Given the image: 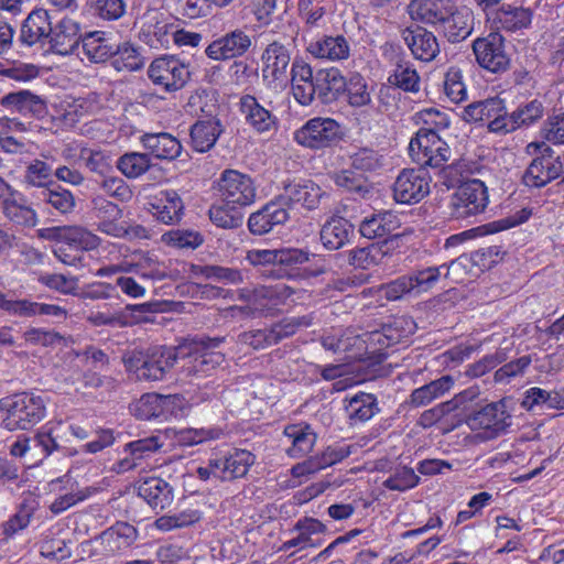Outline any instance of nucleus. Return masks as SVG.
I'll return each mask as SVG.
<instances>
[{
	"instance_id": "473e14b6",
	"label": "nucleus",
	"mask_w": 564,
	"mask_h": 564,
	"mask_svg": "<svg viewBox=\"0 0 564 564\" xmlns=\"http://www.w3.org/2000/svg\"><path fill=\"white\" fill-rule=\"evenodd\" d=\"M316 95L322 104H332L345 94L346 78L336 67L322 68L315 74Z\"/></svg>"
},
{
	"instance_id": "864d4df0",
	"label": "nucleus",
	"mask_w": 564,
	"mask_h": 564,
	"mask_svg": "<svg viewBox=\"0 0 564 564\" xmlns=\"http://www.w3.org/2000/svg\"><path fill=\"white\" fill-rule=\"evenodd\" d=\"M388 82L404 91L417 93L420 90V76L409 61H398Z\"/></svg>"
},
{
	"instance_id": "4468645a",
	"label": "nucleus",
	"mask_w": 564,
	"mask_h": 564,
	"mask_svg": "<svg viewBox=\"0 0 564 564\" xmlns=\"http://www.w3.org/2000/svg\"><path fill=\"white\" fill-rule=\"evenodd\" d=\"M432 177L426 169H403L393 183V198L399 204H416L431 191Z\"/></svg>"
},
{
	"instance_id": "6e6552de",
	"label": "nucleus",
	"mask_w": 564,
	"mask_h": 564,
	"mask_svg": "<svg viewBox=\"0 0 564 564\" xmlns=\"http://www.w3.org/2000/svg\"><path fill=\"white\" fill-rule=\"evenodd\" d=\"M506 101L496 96L468 104L459 117L467 123L486 126L490 133L506 135Z\"/></svg>"
},
{
	"instance_id": "79ce46f5",
	"label": "nucleus",
	"mask_w": 564,
	"mask_h": 564,
	"mask_svg": "<svg viewBox=\"0 0 564 564\" xmlns=\"http://www.w3.org/2000/svg\"><path fill=\"white\" fill-rule=\"evenodd\" d=\"M137 538V529L127 522H117L100 535L105 551L112 554L129 549Z\"/></svg>"
},
{
	"instance_id": "338daca9",
	"label": "nucleus",
	"mask_w": 564,
	"mask_h": 564,
	"mask_svg": "<svg viewBox=\"0 0 564 564\" xmlns=\"http://www.w3.org/2000/svg\"><path fill=\"white\" fill-rule=\"evenodd\" d=\"M347 257L350 265L356 269L367 270L378 264L383 253L379 246L370 245L347 251Z\"/></svg>"
},
{
	"instance_id": "774afa93",
	"label": "nucleus",
	"mask_w": 564,
	"mask_h": 564,
	"mask_svg": "<svg viewBox=\"0 0 564 564\" xmlns=\"http://www.w3.org/2000/svg\"><path fill=\"white\" fill-rule=\"evenodd\" d=\"M346 83L347 88L345 89V94L351 107H365L371 102L368 85L360 74H354L349 79H346Z\"/></svg>"
},
{
	"instance_id": "4d7b16f0",
	"label": "nucleus",
	"mask_w": 564,
	"mask_h": 564,
	"mask_svg": "<svg viewBox=\"0 0 564 564\" xmlns=\"http://www.w3.org/2000/svg\"><path fill=\"white\" fill-rule=\"evenodd\" d=\"M224 459L228 480L246 476L254 463L253 454L246 449H235L227 456H224Z\"/></svg>"
},
{
	"instance_id": "69168bd1",
	"label": "nucleus",
	"mask_w": 564,
	"mask_h": 564,
	"mask_svg": "<svg viewBox=\"0 0 564 564\" xmlns=\"http://www.w3.org/2000/svg\"><path fill=\"white\" fill-rule=\"evenodd\" d=\"M95 491L96 489L91 487H72L68 492L56 497L50 505L48 509L55 516L61 514L77 503L87 500Z\"/></svg>"
},
{
	"instance_id": "20e7f679",
	"label": "nucleus",
	"mask_w": 564,
	"mask_h": 564,
	"mask_svg": "<svg viewBox=\"0 0 564 564\" xmlns=\"http://www.w3.org/2000/svg\"><path fill=\"white\" fill-rule=\"evenodd\" d=\"M403 324H408V322L399 318L392 324L383 325L381 329L360 334L355 330V341L352 343L356 346L355 356H366L380 362L388 357V349L409 337L411 330L405 332Z\"/></svg>"
},
{
	"instance_id": "dca6fc26",
	"label": "nucleus",
	"mask_w": 564,
	"mask_h": 564,
	"mask_svg": "<svg viewBox=\"0 0 564 564\" xmlns=\"http://www.w3.org/2000/svg\"><path fill=\"white\" fill-rule=\"evenodd\" d=\"M262 79L267 87H282L288 82V68L291 63L290 48L279 41L268 44L261 54Z\"/></svg>"
},
{
	"instance_id": "a878e982",
	"label": "nucleus",
	"mask_w": 564,
	"mask_h": 564,
	"mask_svg": "<svg viewBox=\"0 0 564 564\" xmlns=\"http://www.w3.org/2000/svg\"><path fill=\"white\" fill-rule=\"evenodd\" d=\"M51 50L58 55H70L78 47L82 39L80 25L76 21L64 18L52 28L48 36Z\"/></svg>"
},
{
	"instance_id": "49530a36",
	"label": "nucleus",
	"mask_w": 564,
	"mask_h": 564,
	"mask_svg": "<svg viewBox=\"0 0 564 564\" xmlns=\"http://www.w3.org/2000/svg\"><path fill=\"white\" fill-rule=\"evenodd\" d=\"M492 20L498 28L514 32L531 24L532 12L522 7L503 4L495 12Z\"/></svg>"
},
{
	"instance_id": "cd10ccee",
	"label": "nucleus",
	"mask_w": 564,
	"mask_h": 564,
	"mask_svg": "<svg viewBox=\"0 0 564 564\" xmlns=\"http://www.w3.org/2000/svg\"><path fill=\"white\" fill-rule=\"evenodd\" d=\"M138 496L142 498L153 510L162 511L174 501L173 487L162 478L149 477L140 481Z\"/></svg>"
},
{
	"instance_id": "9b49d317",
	"label": "nucleus",
	"mask_w": 564,
	"mask_h": 564,
	"mask_svg": "<svg viewBox=\"0 0 564 564\" xmlns=\"http://www.w3.org/2000/svg\"><path fill=\"white\" fill-rule=\"evenodd\" d=\"M216 189L221 202L241 209L252 205L257 197V187L251 176L232 169L220 173Z\"/></svg>"
},
{
	"instance_id": "4be33fe9",
	"label": "nucleus",
	"mask_w": 564,
	"mask_h": 564,
	"mask_svg": "<svg viewBox=\"0 0 564 564\" xmlns=\"http://www.w3.org/2000/svg\"><path fill=\"white\" fill-rule=\"evenodd\" d=\"M291 85L294 99L302 106H310L316 95L315 74L312 66L302 57L291 64Z\"/></svg>"
},
{
	"instance_id": "412c9836",
	"label": "nucleus",
	"mask_w": 564,
	"mask_h": 564,
	"mask_svg": "<svg viewBox=\"0 0 564 564\" xmlns=\"http://www.w3.org/2000/svg\"><path fill=\"white\" fill-rule=\"evenodd\" d=\"M251 46L250 36L236 29L214 40L205 50L206 55L214 61H227L242 56Z\"/></svg>"
},
{
	"instance_id": "052dcab7",
	"label": "nucleus",
	"mask_w": 564,
	"mask_h": 564,
	"mask_svg": "<svg viewBox=\"0 0 564 564\" xmlns=\"http://www.w3.org/2000/svg\"><path fill=\"white\" fill-rule=\"evenodd\" d=\"M333 181L338 187L362 198L370 193V185L367 180L351 170L335 173Z\"/></svg>"
},
{
	"instance_id": "1a4fd4ad",
	"label": "nucleus",
	"mask_w": 564,
	"mask_h": 564,
	"mask_svg": "<svg viewBox=\"0 0 564 564\" xmlns=\"http://www.w3.org/2000/svg\"><path fill=\"white\" fill-rule=\"evenodd\" d=\"M139 39L152 48H167L172 42L176 20L158 8H148L135 21Z\"/></svg>"
},
{
	"instance_id": "423d86ee",
	"label": "nucleus",
	"mask_w": 564,
	"mask_h": 564,
	"mask_svg": "<svg viewBox=\"0 0 564 564\" xmlns=\"http://www.w3.org/2000/svg\"><path fill=\"white\" fill-rule=\"evenodd\" d=\"M489 204L488 189L478 178L463 182L452 194L448 215L452 219L464 220L482 214Z\"/></svg>"
},
{
	"instance_id": "393cba45",
	"label": "nucleus",
	"mask_w": 564,
	"mask_h": 564,
	"mask_svg": "<svg viewBox=\"0 0 564 564\" xmlns=\"http://www.w3.org/2000/svg\"><path fill=\"white\" fill-rule=\"evenodd\" d=\"M52 33V21L48 11L42 8L32 10L23 21L19 42L24 46H33L47 40Z\"/></svg>"
},
{
	"instance_id": "0e129e2a",
	"label": "nucleus",
	"mask_w": 564,
	"mask_h": 564,
	"mask_svg": "<svg viewBox=\"0 0 564 564\" xmlns=\"http://www.w3.org/2000/svg\"><path fill=\"white\" fill-rule=\"evenodd\" d=\"M134 415L141 420L164 421L162 394L145 393L135 403Z\"/></svg>"
},
{
	"instance_id": "a211bd4d",
	"label": "nucleus",
	"mask_w": 564,
	"mask_h": 564,
	"mask_svg": "<svg viewBox=\"0 0 564 564\" xmlns=\"http://www.w3.org/2000/svg\"><path fill=\"white\" fill-rule=\"evenodd\" d=\"M0 105L11 112L32 119H42L48 111L45 98L28 89L6 94L1 97Z\"/></svg>"
},
{
	"instance_id": "09e8293b",
	"label": "nucleus",
	"mask_w": 564,
	"mask_h": 564,
	"mask_svg": "<svg viewBox=\"0 0 564 564\" xmlns=\"http://www.w3.org/2000/svg\"><path fill=\"white\" fill-rule=\"evenodd\" d=\"M36 199L40 203L50 205L59 214H68L75 207V198L72 192L55 183L48 187H43L37 193Z\"/></svg>"
},
{
	"instance_id": "c756f323",
	"label": "nucleus",
	"mask_w": 564,
	"mask_h": 564,
	"mask_svg": "<svg viewBox=\"0 0 564 564\" xmlns=\"http://www.w3.org/2000/svg\"><path fill=\"white\" fill-rule=\"evenodd\" d=\"M454 6L453 0H412L409 4V13L413 20L440 26L451 14Z\"/></svg>"
},
{
	"instance_id": "a19ab883",
	"label": "nucleus",
	"mask_w": 564,
	"mask_h": 564,
	"mask_svg": "<svg viewBox=\"0 0 564 564\" xmlns=\"http://www.w3.org/2000/svg\"><path fill=\"white\" fill-rule=\"evenodd\" d=\"M284 436L291 443L286 454L300 458L310 454L316 443V433L308 424H291L284 429Z\"/></svg>"
},
{
	"instance_id": "aec40b11",
	"label": "nucleus",
	"mask_w": 564,
	"mask_h": 564,
	"mask_svg": "<svg viewBox=\"0 0 564 564\" xmlns=\"http://www.w3.org/2000/svg\"><path fill=\"white\" fill-rule=\"evenodd\" d=\"M246 259L252 265H278L272 272L280 276L282 265L303 264L310 260V254L300 249H252L247 252Z\"/></svg>"
},
{
	"instance_id": "c85d7f7f",
	"label": "nucleus",
	"mask_w": 564,
	"mask_h": 564,
	"mask_svg": "<svg viewBox=\"0 0 564 564\" xmlns=\"http://www.w3.org/2000/svg\"><path fill=\"white\" fill-rule=\"evenodd\" d=\"M0 210L4 218L15 227L33 228L37 225L39 218L34 208L28 203L26 196L21 193H13L9 200H4Z\"/></svg>"
},
{
	"instance_id": "39448f33",
	"label": "nucleus",
	"mask_w": 564,
	"mask_h": 564,
	"mask_svg": "<svg viewBox=\"0 0 564 564\" xmlns=\"http://www.w3.org/2000/svg\"><path fill=\"white\" fill-rule=\"evenodd\" d=\"M512 423V411L506 399L488 403L466 417L469 429L480 431L485 440H495L509 433Z\"/></svg>"
},
{
	"instance_id": "37998d69",
	"label": "nucleus",
	"mask_w": 564,
	"mask_h": 564,
	"mask_svg": "<svg viewBox=\"0 0 564 564\" xmlns=\"http://www.w3.org/2000/svg\"><path fill=\"white\" fill-rule=\"evenodd\" d=\"M294 531H297V536L285 541L281 551H289L292 547H299L300 550L306 547H317L322 544L321 540H313V535L324 533L326 531V525L322 523L319 520L314 518H303L300 519L295 525Z\"/></svg>"
},
{
	"instance_id": "5701e85b",
	"label": "nucleus",
	"mask_w": 564,
	"mask_h": 564,
	"mask_svg": "<svg viewBox=\"0 0 564 564\" xmlns=\"http://www.w3.org/2000/svg\"><path fill=\"white\" fill-rule=\"evenodd\" d=\"M148 204L152 216L165 225L178 223L184 214L183 200L174 189L160 191Z\"/></svg>"
},
{
	"instance_id": "7ed1b4c3",
	"label": "nucleus",
	"mask_w": 564,
	"mask_h": 564,
	"mask_svg": "<svg viewBox=\"0 0 564 564\" xmlns=\"http://www.w3.org/2000/svg\"><path fill=\"white\" fill-rule=\"evenodd\" d=\"M299 291L292 289L284 283L274 285H261L253 290H241L239 299L245 300L248 305L245 307L232 306L230 311H239L241 313L252 312L261 315H274L280 312L283 306L295 304L299 296L294 299Z\"/></svg>"
},
{
	"instance_id": "bb28decb",
	"label": "nucleus",
	"mask_w": 564,
	"mask_h": 564,
	"mask_svg": "<svg viewBox=\"0 0 564 564\" xmlns=\"http://www.w3.org/2000/svg\"><path fill=\"white\" fill-rule=\"evenodd\" d=\"M239 109L246 123L259 133L271 131L276 126V117L252 95L240 98Z\"/></svg>"
},
{
	"instance_id": "7c9ffc66",
	"label": "nucleus",
	"mask_w": 564,
	"mask_h": 564,
	"mask_svg": "<svg viewBox=\"0 0 564 564\" xmlns=\"http://www.w3.org/2000/svg\"><path fill=\"white\" fill-rule=\"evenodd\" d=\"M325 192L313 181L305 180L285 186L284 194L280 195L284 199V205L289 209L291 204H300L302 207L313 210L318 207Z\"/></svg>"
},
{
	"instance_id": "ea45409f",
	"label": "nucleus",
	"mask_w": 564,
	"mask_h": 564,
	"mask_svg": "<svg viewBox=\"0 0 564 564\" xmlns=\"http://www.w3.org/2000/svg\"><path fill=\"white\" fill-rule=\"evenodd\" d=\"M140 141L154 158L160 160H174L182 151L181 142L167 132L144 133Z\"/></svg>"
},
{
	"instance_id": "a18cd8bd",
	"label": "nucleus",
	"mask_w": 564,
	"mask_h": 564,
	"mask_svg": "<svg viewBox=\"0 0 564 564\" xmlns=\"http://www.w3.org/2000/svg\"><path fill=\"white\" fill-rule=\"evenodd\" d=\"M345 401V411L351 424L367 422L379 412L377 397L371 393L358 392Z\"/></svg>"
},
{
	"instance_id": "f03ea898",
	"label": "nucleus",
	"mask_w": 564,
	"mask_h": 564,
	"mask_svg": "<svg viewBox=\"0 0 564 564\" xmlns=\"http://www.w3.org/2000/svg\"><path fill=\"white\" fill-rule=\"evenodd\" d=\"M182 352L183 348L155 345L133 350L124 358V365L139 380L161 381L174 368Z\"/></svg>"
},
{
	"instance_id": "6ab92c4d",
	"label": "nucleus",
	"mask_w": 564,
	"mask_h": 564,
	"mask_svg": "<svg viewBox=\"0 0 564 564\" xmlns=\"http://www.w3.org/2000/svg\"><path fill=\"white\" fill-rule=\"evenodd\" d=\"M289 218L290 214L284 205V199L279 196L249 216L248 228L251 234L262 236L272 231L276 226L284 225Z\"/></svg>"
},
{
	"instance_id": "f257e3e1",
	"label": "nucleus",
	"mask_w": 564,
	"mask_h": 564,
	"mask_svg": "<svg viewBox=\"0 0 564 564\" xmlns=\"http://www.w3.org/2000/svg\"><path fill=\"white\" fill-rule=\"evenodd\" d=\"M45 415V400L34 392H19L0 399V425L8 431L30 430Z\"/></svg>"
},
{
	"instance_id": "2f4dec72",
	"label": "nucleus",
	"mask_w": 564,
	"mask_h": 564,
	"mask_svg": "<svg viewBox=\"0 0 564 564\" xmlns=\"http://www.w3.org/2000/svg\"><path fill=\"white\" fill-rule=\"evenodd\" d=\"M306 51L318 59L339 62L350 55V46L344 35H323L308 43Z\"/></svg>"
},
{
	"instance_id": "de8ad7c7",
	"label": "nucleus",
	"mask_w": 564,
	"mask_h": 564,
	"mask_svg": "<svg viewBox=\"0 0 564 564\" xmlns=\"http://www.w3.org/2000/svg\"><path fill=\"white\" fill-rule=\"evenodd\" d=\"M189 274L196 279H206L225 284H239L243 276L240 270L221 265L191 264Z\"/></svg>"
},
{
	"instance_id": "6e6d98bb",
	"label": "nucleus",
	"mask_w": 564,
	"mask_h": 564,
	"mask_svg": "<svg viewBox=\"0 0 564 564\" xmlns=\"http://www.w3.org/2000/svg\"><path fill=\"white\" fill-rule=\"evenodd\" d=\"M449 267L451 265L447 264H442L440 267H429L410 273L409 278L412 280L411 282L413 284L414 294L417 295L431 290L438 282L443 274L447 276Z\"/></svg>"
},
{
	"instance_id": "5fc2aeb1",
	"label": "nucleus",
	"mask_w": 564,
	"mask_h": 564,
	"mask_svg": "<svg viewBox=\"0 0 564 564\" xmlns=\"http://www.w3.org/2000/svg\"><path fill=\"white\" fill-rule=\"evenodd\" d=\"M210 221L217 227L224 229H235L242 225L243 214L241 208L231 206L220 200L219 204H214L209 208Z\"/></svg>"
},
{
	"instance_id": "f3484780",
	"label": "nucleus",
	"mask_w": 564,
	"mask_h": 564,
	"mask_svg": "<svg viewBox=\"0 0 564 564\" xmlns=\"http://www.w3.org/2000/svg\"><path fill=\"white\" fill-rule=\"evenodd\" d=\"M541 148V154L531 161L522 176L528 187L541 188L560 177L564 171L561 158L549 145L542 144Z\"/></svg>"
},
{
	"instance_id": "2eb2a0df",
	"label": "nucleus",
	"mask_w": 564,
	"mask_h": 564,
	"mask_svg": "<svg viewBox=\"0 0 564 564\" xmlns=\"http://www.w3.org/2000/svg\"><path fill=\"white\" fill-rule=\"evenodd\" d=\"M148 76L154 85L161 86L165 91H175L185 86L191 72L188 65L180 58L165 55L150 64Z\"/></svg>"
},
{
	"instance_id": "c9c22d12",
	"label": "nucleus",
	"mask_w": 564,
	"mask_h": 564,
	"mask_svg": "<svg viewBox=\"0 0 564 564\" xmlns=\"http://www.w3.org/2000/svg\"><path fill=\"white\" fill-rule=\"evenodd\" d=\"M224 128L216 117L196 121L189 131L191 145L194 151L204 153L209 151L223 133Z\"/></svg>"
},
{
	"instance_id": "ddd939ff",
	"label": "nucleus",
	"mask_w": 564,
	"mask_h": 564,
	"mask_svg": "<svg viewBox=\"0 0 564 564\" xmlns=\"http://www.w3.org/2000/svg\"><path fill=\"white\" fill-rule=\"evenodd\" d=\"M340 138V126L332 118L315 117L294 132V140L302 147L319 150L332 147Z\"/></svg>"
},
{
	"instance_id": "b1692460",
	"label": "nucleus",
	"mask_w": 564,
	"mask_h": 564,
	"mask_svg": "<svg viewBox=\"0 0 564 564\" xmlns=\"http://www.w3.org/2000/svg\"><path fill=\"white\" fill-rule=\"evenodd\" d=\"M402 39L410 48L414 58L422 62L433 61L440 53V45L433 32L422 26L406 28L402 31Z\"/></svg>"
},
{
	"instance_id": "9d476101",
	"label": "nucleus",
	"mask_w": 564,
	"mask_h": 564,
	"mask_svg": "<svg viewBox=\"0 0 564 564\" xmlns=\"http://www.w3.org/2000/svg\"><path fill=\"white\" fill-rule=\"evenodd\" d=\"M225 340L224 337H203L194 343L193 349L183 359L182 372L186 377H204L220 366L225 357L214 349Z\"/></svg>"
},
{
	"instance_id": "bf43d9fd",
	"label": "nucleus",
	"mask_w": 564,
	"mask_h": 564,
	"mask_svg": "<svg viewBox=\"0 0 564 564\" xmlns=\"http://www.w3.org/2000/svg\"><path fill=\"white\" fill-rule=\"evenodd\" d=\"M62 232L65 243L85 251L98 248L101 241L97 235L80 226H67Z\"/></svg>"
},
{
	"instance_id": "603ef678",
	"label": "nucleus",
	"mask_w": 564,
	"mask_h": 564,
	"mask_svg": "<svg viewBox=\"0 0 564 564\" xmlns=\"http://www.w3.org/2000/svg\"><path fill=\"white\" fill-rule=\"evenodd\" d=\"M160 312H163V303L159 301L127 304L120 310L122 327L147 323L152 314Z\"/></svg>"
},
{
	"instance_id": "c03bdc74",
	"label": "nucleus",
	"mask_w": 564,
	"mask_h": 564,
	"mask_svg": "<svg viewBox=\"0 0 564 564\" xmlns=\"http://www.w3.org/2000/svg\"><path fill=\"white\" fill-rule=\"evenodd\" d=\"M454 383L455 379L452 376H442L438 379L414 389L410 394L409 404L413 408L425 406L449 392Z\"/></svg>"
},
{
	"instance_id": "3c124183",
	"label": "nucleus",
	"mask_w": 564,
	"mask_h": 564,
	"mask_svg": "<svg viewBox=\"0 0 564 564\" xmlns=\"http://www.w3.org/2000/svg\"><path fill=\"white\" fill-rule=\"evenodd\" d=\"M83 52L93 63H104L112 57L113 45L102 36L101 32H91L83 37Z\"/></svg>"
},
{
	"instance_id": "e433bc0d",
	"label": "nucleus",
	"mask_w": 564,
	"mask_h": 564,
	"mask_svg": "<svg viewBox=\"0 0 564 564\" xmlns=\"http://www.w3.org/2000/svg\"><path fill=\"white\" fill-rule=\"evenodd\" d=\"M319 236L327 250H338L350 242L354 226L346 218L334 216L323 225Z\"/></svg>"
},
{
	"instance_id": "13d9d810",
	"label": "nucleus",
	"mask_w": 564,
	"mask_h": 564,
	"mask_svg": "<svg viewBox=\"0 0 564 564\" xmlns=\"http://www.w3.org/2000/svg\"><path fill=\"white\" fill-rule=\"evenodd\" d=\"M151 162L147 153L129 152L117 161L118 170L129 178H137L150 169Z\"/></svg>"
},
{
	"instance_id": "680f3d73",
	"label": "nucleus",
	"mask_w": 564,
	"mask_h": 564,
	"mask_svg": "<svg viewBox=\"0 0 564 564\" xmlns=\"http://www.w3.org/2000/svg\"><path fill=\"white\" fill-rule=\"evenodd\" d=\"M53 176V166L47 161L43 160H33L25 169L24 172V182L34 187H39L40 191L43 187H48L51 184V178Z\"/></svg>"
},
{
	"instance_id": "f704fd0d",
	"label": "nucleus",
	"mask_w": 564,
	"mask_h": 564,
	"mask_svg": "<svg viewBox=\"0 0 564 564\" xmlns=\"http://www.w3.org/2000/svg\"><path fill=\"white\" fill-rule=\"evenodd\" d=\"M445 37L452 43L467 39L474 30V13L467 7H456L440 25Z\"/></svg>"
},
{
	"instance_id": "8fccbe9b",
	"label": "nucleus",
	"mask_w": 564,
	"mask_h": 564,
	"mask_svg": "<svg viewBox=\"0 0 564 564\" xmlns=\"http://www.w3.org/2000/svg\"><path fill=\"white\" fill-rule=\"evenodd\" d=\"M111 65L118 72H135L144 66V59L137 46L124 42L113 47Z\"/></svg>"
},
{
	"instance_id": "72a5a7b5",
	"label": "nucleus",
	"mask_w": 564,
	"mask_h": 564,
	"mask_svg": "<svg viewBox=\"0 0 564 564\" xmlns=\"http://www.w3.org/2000/svg\"><path fill=\"white\" fill-rule=\"evenodd\" d=\"M162 446L163 443L158 436H149L126 444L123 447L126 456L117 463L116 470L126 473L138 467L144 458L156 453Z\"/></svg>"
},
{
	"instance_id": "e2e57ef3",
	"label": "nucleus",
	"mask_w": 564,
	"mask_h": 564,
	"mask_svg": "<svg viewBox=\"0 0 564 564\" xmlns=\"http://www.w3.org/2000/svg\"><path fill=\"white\" fill-rule=\"evenodd\" d=\"M351 166L361 172H376L383 166V155L372 148H359L349 155Z\"/></svg>"
},
{
	"instance_id": "58836bf2",
	"label": "nucleus",
	"mask_w": 564,
	"mask_h": 564,
	"mask_svg": "<svg viewBox=\"0 0 564 564\" xmlns=\"http://www.w3.org/2000/svg\"><path fill=\"white\" fill-rule=\"evenodd\" d=\"M544 105L539 99L519 105L512 112L506 115V135L518 129L535 124L544 115Z\"/></svg>"
},
{
	"instance_id": "0eeeda50",
	"label": "nucleus",
	"mask_w": 564,
	"mask_h": 564,
	"mask_svg": "<svg viewBox=\"0 0 564 564\" xmlns=\"http://www.w3.org/2000/svg\"><path fill=\"white\" fill-rule=\"evenodd\" d=\"M409 155L420 167H441L451 158V149L434 129L421 128L409 143Z\"/></svg>"
},
{
	"instance_id": "4c0bfd02",
	"label": "nucleus",
	"mask_w": 564,
	"mask_h": 564,
	"mask_svg": "<svg viewBox=\"0 0 564 564\" xmlns=\"http://www.w3.org/2000/svg\"><path fill=\"white\" fill-rule=\"evenodd\" d=\"M400 226V218L394 213L384 210L365 217L359 225V232L367 239H377L392 234Z\"/></svg>"
},
{
	"instance_id": "f8f14e48",
	"label": "nucleus",
	"mask_w": 564,
	"mask_h": 564,
	"mask_svg": "<svg viewBox=\"0 0 564 564\" xmlns=\"http://www.w3.org/2000/svg\"><path fill=\"white\" fill-rule=\"evenodd\" d=\"M473 52L477 64L490 73L500 74L510 67L505 37L498 32L474 40Z\"/></svg>"
}]
</instances>
